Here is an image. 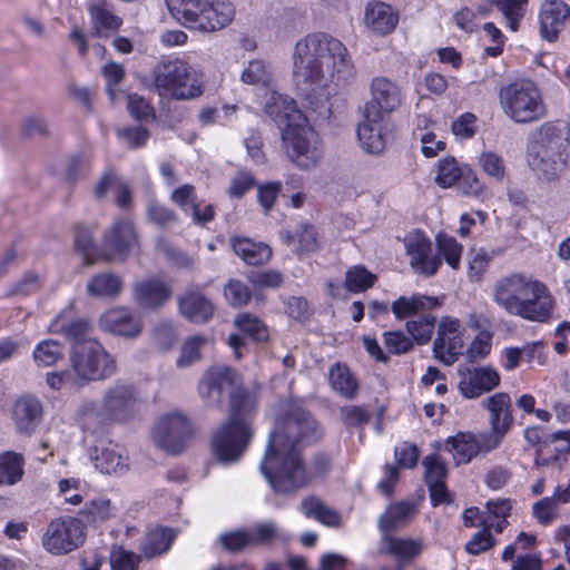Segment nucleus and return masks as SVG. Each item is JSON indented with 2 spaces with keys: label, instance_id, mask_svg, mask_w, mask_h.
<instances>
[{
  "label": "nucleus",
  "instance_id": "nucleus-1",
  "mask_svg": "<svg viewBox=\"0 0 570 570\" xmlns=\"http://www.w3.org/2000/svg\"><path fill=\"white\" fill-rule=\"evenodd\" d=\"M198 393L206 406L214 409L220 407L225 394H228L229 420L213 435L212 450L215 459L223 464L237 462L249 440L246 421L248 393L243 376L226 364H215L199 380Z\"/></svg>",
  "mask_w": 570,
  "mask_h": 570
},
{
  "label": "nucleus",
  "instance_id": "nucleus-2",
  "mask_svg": "<svg viewBox=\"0 0 570 570\" xmlns=\"http://www.w3.org/2000/svg\"><path fill=\"white\" fill-rule=\"evenodd\" d=\"M293 75L298 85L323 88L351 80L354 65L348 50L338 39L317 32L296 42Z\"/></svg>",
  "mask_w": 570,
  "mask_h": 570
},
{
  "label": "nucleus",
  "instance_id": "nucleus-3",
  "mask_svg": "<svg viewBox=\"0 0 570 570\" xmlns=\"http://www.w3.org/2000/svg\"><path fill=\"white\" fill-rule=\"evenodd\" d=\"M327 468L326 458H320L314 466L307 468L299 454V449H293V445L287 449L281 445L273 448L268 443L261 472L274 492L294 494L308 487Z\"/></svg>",
  "mask_w": 570,
  "mask_h": 570
},
{
  "label": "nucleus",
  "instance_id": "nucleus-4",
  "mask_svg": "<svg viewBox=\"0 0 570 570\" xmlns=\"http://www.w3.org/2000/svg\"><path fill=\"white\" fill-rule=\"evenodd\" d=\"M527 157L538 176L552 180L568 165L569 142L556 124L544 122L533 131Z\"/></svg>",
  "mask_w": 570,
  "mask_h": 570
},
{
  "label": "nucleus",
  "instance_id": "nucleus-5",
  "mask_svg": "<svg viewBox=\"0 0 570 570\" xmlns=\"http://www.w3.org/2000/svg\"><path fill=\"white\" fill-rule=\"evenodd\" d=\"M138 397L132 385L116 382L102 394L100 405L86 402L79 414L85 430L96 432L109 422H127L137 413Z\"/></svg>",
  "mask_w": 570,
  "mask_h": 570
},
{
  "label": "nucleus",
  "instance_id": "nucleus-6",
  "mask_svg": "<svg viewBox=\"0 0 570 570\" xmlns=\"http://www.w3.org/2000/svg\"><path fill=\"white\" fill-rule=\"evenodd\" d=\"M499 104L504 116L518 125L538 122L548 115L542 91L530 79H520L502 87Z\"/></svg>",
  "mask_w": 570,
  "mask_h": 570
},
{
  "label": "nucleus",
  "instance_id": "nucleus-7",
  "mask_svg": "<svg viewBox=\"0 0 570 570\" xmlns=\"http://www.w3.org/2000/svg\"><path fill=\"white\" fill-rule=\"evenodd\" d=\"M69 361L73 384L79 386L106 380L117 371L116 360L96 340L75 343Z\"/></svg>",
  "mask_w": 570,
  "mask_h": 570
},
{
  "label": "nucleus",
  "instance_id": "nucleus-8",
  "mask_svg": "<svg viewBox=\"0 0 570 570\" xmlns=\"http://www.w3.org/2000/svg\"><path fill=\"white\" fill-rule=\"evenodd\" d=\"M153 83L159 96L188 100L203 94L202 77L179 59L161 62L153 73Z\"/></svg>",
  "mask_w": 570,
  "mask_h": 570
},
{
  "label": "nucleus",
  "instance_id": "nucleus-9",
  "mask_svg": "<svg viewBox=\"0 0 570 570\" xmlns=\"http://www.w3.org/2000/svg\"><path fill=\"white\" fill-rule=\"evenodd\" d=\"M269 72L263 61H252V85L264 91L265 112L283 128L294 127L306 121V116L297 108L294 99L277 94L269 88Z\"/></svg>",
  "mask_w": 570,
  "mask_h": 570
},
{
  "label": "nucleus",
  "instance_id": "nucleus-10",
  "mask_svg": "<svg viewBox=\"0 0 570 570\" xmlns=\"http://www.w3.org/2000/svg\"><path fill=\"white\" fill-rule=\"evenodd\" d=\"M322 438V431L314 417L299 404L292 403L283 420L279 431H275L269 439L273 448L281 445L298 449L299 443H313Z\"/></svg>",
  "mask_w": 570,
  "mask_h": 570
},
{
  "label": "nucleus",
  "instance_id": "nucleus-11",
  "mask_svg": "<svg viewBox=\"0 0 570 570\" xmlns=\"http://www.w3.org/2000/svg\"><path fill=\"white\" fill-rule=\"evenodd\" d=\"M282 139L288 159L301 169L315 167L323 156L321 139L307 119L304 124L283 128Z\"/></svg>",
  "mask_w": 570,
  "mask_h": 570
},
{
  "label": "nucleus",
  "instance_id": "nucleus-12",
  "mask_svg": "<svg viewBox=\"0 0 570 570\" xmlns=\"http://www.w3.org/2000/svg\"><path fill=\"white\" fill-rule=\"evenodd\" d=\"M85 524L81 520L65 515L52 519L42 537L46 551L55 556L67 554L85 542Z\"/></svg>",
  "mask_w": 570,
  "mask_h": 570
},
{
  "label": "nucleus",
  "instance_id": "nucleus-13",
  "mask_svg": "<svg viewBox=\"0 0 570 570\" xmlns=\"http://www.w3.org/2000/svg\"><path fill=\"white\" fill-rule=\"evenodd\" d=\"M191 434V425L188 417L177 411L161 415L154 428L156 444L171 454L180 453Z\"/></svg>",
  "mask_w": 570,
  "mask_h": 570
},
{
  "label": "nucleus",
  "instance_id": "nucleus-14",
  "mask_svg": "<svg viewBox=\"0 0 570 570\" xmlns=\"http://www.w3.org/2000/svg\"><path fill=\"white\" fill-rule=\"evenodd\" d=\"M481 405L489 412L488 442L499 446L513 425L511 397L508 393L498 392L483 399Z\"/></svg>",
  "mask_w": 570,
  "mask_h": 570
},
{
  "label": "nucleus",
  "instance_id": "nucleus-15",
  "mask_svg": "<svg viewBox=\"0 0 570 570\" xmlns=\"http://www.w3.org/2000/svg\"><path fill=\"white\" fill-rule=\"evenodd\" d=\"M463 328L458 318L444 316L438 327V334L433 342L434 356L445 365H452L462 354Z\"/></svg>",
  "mask_w": 570,
  "mask_h": 570
},
{
  "label": "nucleus",
  "instance_id": "nucleus-16",
  "mask_svg": "<svg viewBox=\"0 0 570 570\" xmlns=\"http://www.w3.org/2000/svg\"><path fill=\"white\" fill-rule=\"evenodd\" d=\"M104 246L110 252L107 261H125L137 247L138 235L132 220L128 217L116 219L104 233Z\"/></svg>",
  "mask_w": 570,
  "mask_h": 570
},
{
  "label": "nucleus",
  "instance_id": "nucleus-17",
  "mask_svg": "<svg viewBox=\"0 0 570 570\" xmlns=\"http://www.w3.org/2000/svg\"><path fill=\"white\" fill-rule=\"evenodd\" d=\"M535 282L537 279L527 277L521 273L509 274L497 281L493 286L492 298L508 314L514 315L515 309Z\"/></svg>",
  "mask_w": 570,
  "mask_h": 570
},
{
  "label": "nucleus",
  "instance_id": "nucleus-18",
  "mask_svg": "<svg viewBox=\"0 0 570 570\" xmlns=\"http://www.w3.org/2000/svg\"><path fill=\"white\" fill-rule=\"evenodd\" d=\"M371 100L365 104L364 112L372 117H386L402 102L399 86L385 77H375L371 81Z\"/></svg>",
  "mask_w": 570,
  "mask_h": 570
},
{
  "label": "nucleus",
  "instance_id": "nucleus-19",
  "mask_svg": "<svg viewBox=\"0 0 570 570\" xmlns=\"http://www.w3.org/2000/svg\"><path fill=\"white\" fill-rule=\"evenodd\" d=\"M459 391L465 399H476L500 385L499 373L490 366L458 368Z\"/></svg>",
  "mask_w": 570,
  "mask_h": 570
},
{
  "label": "nucleus",
  "instance_id": "nucleus-20",
  "mask_svg": "<svg viewBox=\"0 0 570 570\" xmlns=\"http://www.w3.org/2000/svg\"><path fill=\"white\" fill-rule=\"evenodd\" d=\"M553 306L554 299L549 288L542 282L537 281L515 309L513 316H519L530 322L544 323L551 318Z\"/></svg>",
  "mask_w": 570,
  "mask_h": 570
},
{
  "label": "nucleus",
  "instance_id": "nucleus-21",
  "mask_svg": "<svg viewBox=\"0 0 570 570\" xmlns=\"http://www.w3.org/2000/svg\"><path fill=\"white\" fill-rule=\"evenodd\" d=\"M99 325L104 331L125 338H136L144 330L141 316L128 307L106 311L99 318Z\"/></svg>",
  "mask_w": 570,
  "mask_h": 570
},
{
  "label": "nucleus",
  "instance_id": "nucleus-22",
  "mask_svg": "<svg viewBox=\"0 0 570 570\" xmlns=\"http://www.w3.org/2000/svg\"><path fill=\"white\" fill-rule=\"evenodd\" d=\"M405 247L410 257V266L420 275L433 276L442 265L440 256L432 253L430 239L423 234L407 237Z\"/></svg>",
  "mask_w": 570,
  "mask_h": 570
},
{
  "label": "nucleus",
  "instance_id": "nucleus-23",
  "mask_svg": "<svg viewBox=\"0 0 570 570\" xmlns=\"http://www.w3.org/2000/svg\"><path fill=\"white\" fill-rule=\"evenodd\" d=\"M538 18L541 37L553 42L570 21V6L562 0H546L540 4Z\"/></svg>",
  "mask_w": 570,
  "mask_h": 570
},
{
  "label": "nucleus",
  "instance_id": "nucleus-24",
  "mask_svg": "<svg viewBox=\"0 0 570 570\" xmlns=\"http://www.w3.org/2000/svg\"><path fill=\"white\" fill-rule=\"evenodd\" d=\"M488 438L484 432L479 434L459 432L446 440L445 446L456 464L468 463L479 453H488L498 448V445H491Z\"/></svg>",
  "mask_w": 570,
  "mask_h": 570
},
{
  "label": "nucleus",
  "instance_id": "nucleus-25",
  "mask_svg": "<svg viewBox=\"0 0 570 570\" xmlns=\"http://www.w3.org/2000/svg\"><path fill=\"white\" fill-rule=\"evenodd\" d=\"M90 459L95 468L104 474L121 475L129 468L125 449L111 441L96 445Z\"/></svg>",
  "mask_w": 570,
  "mask_h": 570
},
{
  "label": "nucleus",
  "instance_id": "nucleus-26",
  "mask_svg": "<svg viewBox=\"0 0 570 570\" xmlns=\"http://www.w3.org/2000/svg\"><path fill=\"white\" fill-rule=\"evenodd\" d=\"M42 403L32 395L20 396L12 406L14 425L22 434H32L42 421Z\"/></svg>",
  "mask_w": 570,
  "mask_h": 570
},
{
  "label": "nucleus",
  "instance_id": "nucleus-27",
  "mask_svg": "<svg viewBox=\"0 0 570 570\" xmlns=\"http://www.w3.org/2000/svg\"><path fill=\"white\" fill-rule=\"evenodd\" d=\"M171 288L159 277H150L134 285L135 302L142 309H157L171 296Z\"/></svg>",
  "mask_w": 570,
  "mask_h": 570
},
{
  "label": "nucleus",
  "instance_id": "nucleus-28",
  "mask_svg": "<svg viewBox=\"0 0 570 570\" xmlns=\"http://www.w3.org/2000/svg\"><path fill=\"white\" fill-rule=\"evenodd\" d=\"M426 543L423 538L385 535L381 537L379 551L390 554L402 562H412L424 551Z\"/></svg>",
  "mask_w": 570,
  "mask_h": 570
},
{
  "label": "nucleus",
  "instance_id": "nucleus-29",
  "mask_svg": "<svg viewBox=\"0 0 570 570\" xmlns=\"http://www.w3.org/2000/svg\"><path fill=\"white\" fill-rule=\"evenodd\" d=\"M416 513L417 507L413 501L391 503L377 520L381 537L393 535V532L405 528Z\"/></svg>",
  "mask_w": 570,
  "mask_h": 570
},
{
  "label": "nucleus",
  "instance_id": "nucleus-30",
  "mask_svg": "<svg viewBox=\"0 0 570 570\" xmlns=\"http://www.w3.org/2000/svg\"><path fill=\"white\" fill-rule=\"evenodd\" d=\"M387 118L372 117L364 112V120L357 127V137L362 148L370 154H381L386 146Z\"/></svg>",
  "mask_w": 570,
  "mask_h": 570
},
{
  "label": "nucleus",
  "instance_id": "nucleus-31",
  "mask_svg": "<svg viewBox=\"0 0 570 570\" xmlns=\"http://www.w3.org/2000/svg\"><path fill=\"white\" fill-rule=\"evenodd\" d=\"M94 27V35L99 38H108L122 24V19L106 0H92L88 7Z\"/></svg>",
  "mask_w": 570,
  "mask_h": 570
},
{
  "label": "nucleus",
  "instance_id": "nucleus-32",
  "mask_svg": "<svg viewBox=\"0 0 570 570\" xmlns=\"http://www.w3.org/2000/svg\"><path fill=\"white\" fill-rule=\"evenodd\" d=\"M171 17L183 26L200 30L209 0H165Z\"/></svg>",
  "mask_w": 570,
  "mask_h": 570
},
{
  "label": "nucleus",
  "instance_id": "nucleus-33",
  "mask_svg": "<svg viewBox=\"0 0 570 570\" xmlns=\"http://www.w3.org/2000/svg\"><path fill=\"white\" fill-rule=\"evenodd\" d=\"M423 465L425 468V482L429 487L433 505L449 501L445 488L446 468L441 458L436 454L428 455Z\"/></svg>",
  "mask_w": 570,
  "mask_h": 570
},
{
  "label": "nucleus",
  "instance_id": "nucleus-34",
  "mask_svg": "<svg viewBox=\"0 0 570 570\" xmlns=\"http://www.w3.org/2000/svg\"><path fill=\"white\" fill-rule=\"evenodd\" d=\"M180 314L195 323H205L214 314L213 303L198 289H188L178 297Z\"/></svg>",
  "mask_w": 570,
  "mask_h": 570
},
{
  "label": "nucleus",
  "instance_id": "nucleus-35",
  "mask_svg": "<svg viewBox=\"0 0 570 570\" xmlns=\"http://www.w3.org/2000/svg\"><path fill=\"white\" fill-rule=\"evenodd\" d=\"M442 305V298L423 294L400 296L391 304V311L395 318L404 320L417 313H424Z\"/></svg>",
  "mask_w": 570,
  "mask_h": 570
},
{
  "label": "nucleus",
  "instance_id": "nucleus-36",
  "mask_svg": "<svg viewBox=\"0 0 570 570\" xmlns=\"http://www.w3.org/2000/svg\"><path fill=\"white\" fill-rule=\"evenodd\" d=\"M365 24L374 33L387 35L397 24L399 16L391 6L384 2L368 3L365 10Z\"/></svg>",
  "mask_w": 570,
  "mask_h": 570
},
{
  "label": "nucleus",
  "instance_id": "nucleus-37",
  "mask_svg": "<svg viewBox=\"0 0 570 570\" xmlns=\"http://www.w3.org/2000/svg\"><path fill=\"white\" fill-rule=\"evenodd\" d=\"M235 16V8L228 0H209L204 19L202 32H214L228 26Z\"/></svg>",
  "mask_w": 570,
  "mask_h": 570
},
{
  "label": "nucleus",
  "instance_id": "nucleus-38",
  "mask_svg": "<svg viewBox=\"0 0 570 570\" xmlns=\"http://www.w3.org/2000/svg\"><path fill=\"white\" fill-rule=\"evenodd\" d=\"M301 510L305 517L313 518L326 527L338 528L342 524L341 514L317 497L305 498L301 503Z\"/></svg>",
  "mask_w": 570,
  "mask_h": 570
},
{
  "label": "nucleus",
  "instance_id": "nucleus-39",
  "mask_svg": "<svg viewBox=\"0 0 570 570\" xmlns=\"http://www.w3.org/2000/svg\"><path fill=\"white\" fill-rule=\"evenodd\" d=\"M122 287L121 277L114 273H100L87 283V293L98 298H115Z\"/></svg>",
  "mask_w": 570,
  "mask_h": 570
},
{
  "label": "nucleus",
  "instance_id": "nucleus-40",
  "mask_svg": "<svg viewBox=\"0 0 570 570\" xmlns=\"http://www.w3.org/2000/svg\"><path fill=\"white\" fill-rule=\"evenodd\" d=\"M330 385L341 396L352 400L356 396L358 382L346 365L336 363L328 373Z\"/></svg>",
  "mask_w": 570,
  "mask_h": 570
},
{
  "label": "nucleus",
  "instance_id": "nucleus-41",
  "mask_svg": "<svg viewBox=\"0 0 570 570\" xmlns=\"http://www.w3.org/2000/svg\"><path fill=\"white\" fill-rule=\"evenodd\" d=\"M23 456L14 452L0 454V487L14 485L22 480L24 474Z\"/></svg>",
  "mask_w": 570,
  "mask_h": 570
},
{
  "label": "nucleus",
  "instance_id": "nucleus-42",
  "mask_svg": "<svg viewBox=\"0 0 570 570\" xmlns=\"http://www.w3.org/2000/svg\"><path fill=\"white\" fill-rule=\"evenodd\" d=\"M174 537L173 531L168 529L159 528L151 530L145 537L141 551L148 559L158 557L169 550Z\"/></svg>",
  "mask_w": 570,
  "mask_h": 570
},
{
  "label": "nucleus",
  "instance_id": "nucleus-43",
  "mask_svg": "<svg viewBox=\"0 0 570 570\" xmlns=\"http://www.w3.org/2000/svg\"><path fill=\"white\" fill-rule=\"evenodd\" d=\"M523 438L532 446H548L553 442L564 441L566 444L563 450L570 449V431H557L553 433H547L544 428L533 425L524 429Z\"/></svg>",
  "mask_w": 570,
  "mask_h": 570
},
{
  "label": "nucleus",
  "instance_id": "nucleus-44",
  "mask_svg": "<svg viewBox=\"0 0 570 570\" xmlns=\"http://www.w3.org/2000/svg\"><path fill=\"white\" fill-rule=\"evenodd\" d=\"M491 3L502 13L508 28L515 32L520 21L525 16L528 0H490Z\"/></svg>",
  "mask_w": 570,
  "mask_h": 570
},
{
  "label": "nucleus",
  "instance_id": "nucleus-45",
  "mask_svg": "<svg viewBox=\"0 0 570 570\" xmlns=\"http://www.w3.org/2000/svg\"><path fill=\"white\" fill-rule=\"evenodd\" d=\"M75 245L81 253L87 264H94L101 258H105L104 253L99 250L94 242L92 230L85 226H77L75 229Z\"/></svg>",
  "mask_w": 570,
  "mask_h": 570
},
{
  "label": "nucleus",
  "instance_id": "nucleus-46",
  "mask_svg": "<svg viewBox=\"0 0 570 570\" xmlns=\"http://www.w3.org/2000/svg\"><path fill=\"white\" fill-rule=\"evenodd\" d=\"M283 275L277 271L261 269L252 272V297L256 301H263L264 289H275L282 286Z\"/></svg>",
  "mask_w": 570,
  "mask_h": 570
},
{
  "label": "nucleus",
  "instance_id": "nucleus-47",
  "mask_svg": "<svg viewBox=\"0 0 570 570\" xmlns=\"http://www.w3.org/2000/svg\"><path fill=\"white\" fill-rule=\"evenodd\" d=\"M32 357L38 366H52L63 357V346L55 340H45L36 346Z\"/></svg>",
  "mask_w": 570,
  "mask_h": 570
},
{
  "label": "nucleus",
  "instance_id": "nucleus-48",
  "mask_svg": "<svg viewBox=\"0 0 570 570\" xmlns=\"http://www.w3.org/2000/svg\"><path fill=\"white\" fill-rule=\"evenodd\" d=\"M435 242L438 250L446 264L453 269H458L461 263L463 246L453 236L446 234H438Z\"/></svg>",
  "mask_w": 570,
  "mask_h": 570
},
{
  "label": "nucleus",
  "instance_id": "nucleus-49",
  "mask_svg": "<svg viewBox=\"0 0 570 570\" xmlns=\"http://www.w3.org/2000/svg\"><path fill=\"white\" fill-rule=\"evenodd\" d=\"M376 275L368 272L364 266L356 265L347 269L345 274V286L350 292L361 293L372 287Z\"/></svg>",
  "mask_w": 570,
  "mask_h": 570
},
{
  "label": "nucleus",
  "instance_id": "nucleus-50",
  "mask_svg": "<svg viewBox=\"0 0 570 570\" xmlns=\"http://www.w3.org/2000/svg\"><path fill=\"white\" fill-rule=\"evenodd\" d=\"M50 328L52 332L65 333L70 340H73L75 343L88 340L86 338V334L89 328V323L83 318L65 323L62 316H59L52 322Z\"/></svg>",
  "mask_w": 570,
  "mask_h": 570
},
{
  "label": "nucleus",
  "instance_id": "nucleus-51",
  "mask_svg": "<svg viewBox=\"0 0 570 570\" xmlns=\"http://www.w3.org/2000/svg\"><path fill=\"white\" fill-rule=\"evenodd\" d=\"M283 540H285L283 532L272 521L258 522L252 527V544L269 546Z\"/></svg>",
  "mask_w": 570,
  "mask_h": 570
},
{
  "label": "nucleus",
  "instance_id": "nucleus-52",
  "mask_svg": "<svg viewBox=\"0 0 570 570\" xmlns=\"http://www.w3.org/2000/svg\"><path fill=\"white\" fill-rule=\"evenodd\" d=\"M435 318L430 315H424L415 320L406 322V331L413 340L423 345L431 340L434 330Z\"/></svg>",
  "mask_w": 570,
  "mask_h": 570
},
{
  "label": "nucleus",
  "instance_id": "nucleus-53",
  "mask_svg": "<svg viewBox=\"0 0 570 570\" xmlns=\"http://www.w3.org/2000/svg\"><path fill=\"white\" fill-rule=\"evenodd\" d=\"M118 138L130 149L144 147L149 137V130L144 126H127L117 129Z\"/></svg>",
  "mask_w": 570,
  "mask_h": 570
},
{
  "label": "nucleus",
  "instance_id": "nucleus-54",
  "mask_svg": "<svg viewBox=\"0 0 570 570\" xmlns=\"http://www.w3.org/2000/svg\"><path fill=\"white\" fill-rule=\"evenodd\" d=\"M464 173L454 158H445L439 164V171L435 181L441 187H451L458 184L460 177Z\"/></svg>",
  "mask_w": 570,
  "mask_h": 570
},
{
  "label": "nucleus",
  "instance_id": "nucleus-55",
  "mask_svg": "<svg viewBox=\"0 0 570 570\" xmlns=\"http://www.w3.org/2000/svg\"><path fill=\"white\" fill-rule=\"evenodd\" d=\"M206 338L203 336H194L185 342L180 350V354L176 361L178 367H188L200 360V350L205 345Z\"/></svg>",
  "mask_w": 570,
  "mask_h": 570
},
{
  "label": "nucleus",
  "instance_id": "nucleus-56",
  "mask_svg": "<svg viewBox=\"0 0 570 570\" xmlns=\"http://www.w3.org/2000/svg\"><path fill=\"white\" fill-rule=\"evenodd\" d=\"M154 343L164 351H167L174 346L177 340V333L171 322L159 321L154 325L153 328Z\"/></svg>",
  "mask_w": 570,
  "mask_h": 570
},
{
  "label": "nucleus",
  "instance_id": "nucleus-57",
  "mask_svg": "<svg viewBox=\"0 0 570 570\" xmlns=\"http://www.w3.org/2000/svg\"><path fill=\"white\" fill-rule=\"evenodd\" d=\"M224 296L229 305L240 307L248 303L249 289L242 281L229 279L224 287Z\"/></svg>",
  "mask_w": 570,
  "mask_h": 570
},
{
  "label": "nucleus",
  "instance_id": "nucleus-58",
  "mask_svg": "<svg viewBox=\"0 0 570 570\" xmlns=\"http://www.w3.org/2000/svg\"><path fill=\"white\" fill-rule=\"evenodd\" d=\"M127 108L130 115L140 121L155 119L154 107L141 96L130 94L127 96Z\"/></svg>",
  "mask_w": 570,
  "mask_h": 570
},
{
  "label": "nucleus",
  "instance_id": "nucleus-59",
  "mask_svg": "<svg viewBox=\"0 0 570 570\" xmlns=\"http://www.w3.org/2000/svg\"><path fill=\"white\" fill-rule=\"evenodd\" d=\"M140 562V557L122 547H115L110 554V566L112 570H136Z\"/></svg>",
  "mask_w": 570,
  "mask_h": 570
},
{
  "label": "nucleus",
  "instance_id": "nucleus-60",
  "mask_svg": "<svg viewBox=\"0 0 570 570\" xmlns=\"http://www.w3.org/2000/svg\"><path fill=\"white\" fill-rule=\"evenodd\" d=\"M146 216L148 220L158 227H166L176 222V214L167 208L165 205L150 200L146 208Z\"/></svg>",
  "mask_w": 570,
  "mask_h": 570
},
{
  "label": "nucleus",
  "instance_id": "nucleus-61",
  "mask_svg": "<svg viewBox=\"0 0 570 570\" xmlns=\"http://www.w3.org/2000/svg\"><path fill=\"white\" fill-rule=\"evenodd\" d=\"M532 513L539 523L550 524L558 517L559 505L552 497H547L532 505Z\"/></svg>",
  "mask_w": 570,
  "mask_h": 570
},
{
  "label": "nucleus",
  "instance_id": "nucleus-62",
  "mask_svg": "<svg viewBox=\"0 0 570 570\" xmlns=\"http://www.w3.org/2000/svg\"><path fill=\"white\" fill-rule=\"evenodd\" d=\"M480 165L484 173L495 181H502L505 175L503 159L492 151H485L480 156Z\"/></svg>",
  "mask_w": 570,
  "mask_h": 570
},
{
  "label": "nucleus",
  "instance_id": "nucleus-63",
  "mask_svg": "<svg viewBox=\"0 0 570 570\" xmlns=\"http://www.w3.org/2000/svg\"><path fill=\"white\" fill-rule=\"evenodd\" d=\"M85 513L89 521L104 522L114 514V508L109 499L98 498L86 504Z\"/></svg>",
  "mask_w": 570,
  "mask_h": 570
},
{
  "label": "nucleus",
  "instance_id": "nucleus-64",
  "mask_svg": "<svg viewBox=\"0 0 570 570\" xmlns=\"http://www.w3.org/2000/svg\"><path fill=\"white\" fill-rule=\"evenodd\" d=\"M492 334L489 331L480 332L466 350L468 358L476 362L484 358L491 351Z\"/></svg>",
  "mask_w": 570,
  "mask_h": 570
}]
</instances>
